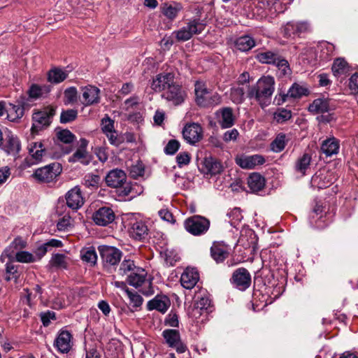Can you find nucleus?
Masks as SVG:
<instances>
[{"instance_id": "nucleus-1", "label": "nucleus", "mask_w": 358, "mask_h": 358, "mask_svg": "<svg viewBox=\"0 0 358 358\" xmlns=\"http://www.w3.org/2000/svg\"><path fill=\"white\" fill-rule=\"evenodd\" d=\"M275 90V80L271 76H263L258 80L256 85L248 88V97L255 99L264 108L270 104L271 96Z\"/></svg>"}, {"instance_id": "nucleus-2", "label": "nucleus", "mask_w": 358, "mask_h": 358, "mask_svg": "<svg viewBox=\"0 0 358 358\" xmlns=\"http://www.w3.org/2000/svg\"><path fill=\"white\" fill-rule=\"evenodd\" d=\"M147 271L139 267L134 270V272L129 273L127 277L128 283L136 288L141 287L140 292L145 296H150L154 294V289L152 286L150 279L147 278Z\"/></svg>"}, {"instance_id": "nucleus-3", "label": "nucleus", "mask_w": 358, "mask_h": 358, "mask_svg": "<svg viewBox=\"0 0 358 358\" xmlns=\"http://www.w3.org/2000/svg\"><path fill=\"white\" fill-rule=\"evenodd\" d=\"M210 224V220L201 215H193L187 218L184 222L185 230L194 236L206 234L209 229Z\"/></svg>"}, {"instance_id": "nucleus-4", "label": "nucleus", "mask_w": 358, "mask_h": 358, "mask_svg": "<svg viewBox=\"0 0 358 358\" xmlns=\"http://www.w3.org/2000/svg\"><path fill=\"white\" fill-rule=\"evenodd\" d=\"M206 24L198 19H194L178 31H174L178 41H185L189 40L194 34H201L205 29Z\"/></svg>"}, {"instance_id": "nucleus-5", "label": "nucleus", "mask_w": 358, "mask_h": 358, "mask_svg": "<svg viewBox=\"0 0 358 358\" xmlns=\"http://www.w3.org/2000/svg\"><path fill=\"white\" fill-rule=\"evenodd\" d=\"M62 172V166L59 163H52L36 169L34 177L38 181L50 182Z\"/></svg>"}, {"instance_id": "nucleus-6", "label": "nucleus", "mask_w": 358, "mask_h": 358, "mask_svg": "<svg viewBox=\"0 0 358 358\" xmlns=\"http://www.w3.org/2000/svg\"><path fill=\"white\" fill-rule=\"evenodd\" d=\"M55 114V110L46 108L43 110L35 112L32 115L33 125L32 132H38L50 123V117Z\"/></svg>"}, {"instance_id": "nucleus-7", "label": "nucleus", "mask_w": 358, "mask_h": 358, "mask_svg": "<svg viewBox=\"0 0 358 358\" xmlns=\"http://www.w3.org/2000/svg\"><path fill=\"white\" fill-rule=\"evenodd\" d=\"M283 35L287 38L300 36L310 31V26L307 21L288 22L283 27Z\"/></svg>"}, {"instance_id": "nucleus-8", "label": "nucleus", "mask_w": 358, "mask_h": 358, "mask_svg": "<svg viewBox=\"0 0 358 358\" xmlns=\"http://www.w3.org/2000/svg\"><path fill=\"white\" fill-rule=\"evenodd\" d=\"M162 336L166 343L172 348H174L177 352L183 353L187 348L182 341L180 333L176 329H165L162 332Z\"/></svg>"}, {"instance_id": "nucleus-9", "label": "nucleus", "mask_w": 358, "mask_h": 358, "mask_svg": "<svg viewBox=\"0 0 358 358\" xmlns=\"http://www.w3.org/2000/svg\"><path fill=\"white\" fill-rule=\"evenodd\" d=\"M99 251L105 265H116L122 256V252L113 246L101 245L99 247Z\"/></svg>"}, {"instance_id": "nucleus-10", "label": "nucleus", "mask_w": 358, "mask_h": 358, "mask_svg": "<svg viewBox=\"0 0 358 358\" xmlns=\"http://www.w3.org/2000/svg\"><path fill=\"white\" fill-rule=\"evenodd\" d=\"M182 133L184 139L190 145H194L203 138V129L198 123L187 124Z\"/></svg>"}, {"instance_id": "nucleus-11", "label": "nucleus", "mask_w": 358, "mask_h": 358, "mask_svg": "<svg viewBox=\"0 0 358 358\" xmlns=\"http://www.w3.org/2000/svg\"><path fill=\"white\" fill-rule=\"evenodd\" d=\"M54 347L61 353H68L73 345V336L67 330H61L55 341Z\"/></svg>"}, {"instance_id": "nucleus-12", "label": "nucleus", "mask_w": 358, "mask_h": 358, "mask_svg": "<svg viewBox=\"0 0 358 358\" xmlns=\"http://www.w3.org/2000/svg\"><path fill=\"white\" fill-rule=\"evenodd\" d=\"M236 163L242 169H252L258 165H262L265 162V159L260 155L237 156L235 159Z\"/></svg>"}, {"instance_id": "nucleus-13", "label": "nucleus", "mask_w": 358, "mask_h": 358, "mask_svg": "<svg viewBox=\"0 0 358 358\" xmlns=\"http://www.w3.org/2000/svg\"><path fill=\"white\" fill-rule=\"evenodd\" d=\"M231 282L240 289H245L251 283V275L245 268L236 269L232 275Z\"/></svg>"}, {"instance_id": "nucleus-14", "label": "nucleus", "mask_w": 358, "mask_h": 358, "mask_svg": "<svg viewBox=\"0 0 358 358\" xmlns=\"http://www.w3.org/2000/svg\"><path fill=\"white\" fill-rule=\"evenodd\" d=\"M185 96V94L181 87L175 85L174 83L162 94L163 98L171 101L175 106L181 104L184 101Z\"/></svg>"}, {"instance_id": "nucleus-15", "label": "nucleus", "mask_w": 358, "mask_h": 358, "mask_svg": "<svg viewBox=\"0 0 358 358\" xmlns=\"http://www.w3.org/2000/svg\"><path fill=\"white\" fill-rule=\"evenodd\" d=\"M92 218L97 225L106 226L114 221L115 214L111 208L102 207L93 214Z\"/></svg>"}, {"instance_id": "nucleus-16", "label": "nucleus", "mask_w": 358, "mask_h": 358, "mask_svg": "<svg viewBox=\"0 0 358 358\" xmlns=\"http://www.w3.org/2000/svg\"><path fill=\"white\" fill-rule=\"evenodd\" d=\"M210 306V301L207 296H201L195 300L194 306L189 309L188 314L194 319H198L203 313H207Z\"/></svg>"}, {"instance_id": "nucleus-17", "label": "nucleus", "mask_w": 358, "mask_h": 358, "mask_svg": "<svg viewBox=\"0 0 358 358\" xmlns=\"http://www.w3.org/2000/svg\"><path fill=\"white\" fill-rule=\"evenodd\" d=\"M199 280L198 271L195 268L187 267L181 275L180 283L184 288L191 289L194 287Z\"/></svg>"}, {"instance_id": "nucleus-18", "label": "nucleus", "mask_w": 358, "mask_h": 358, "mask_svg": "<svg viewBox=\"0 0 358 358\" xmlns=\"http://www.w3.org/2000/svg\"><path fill=\"white\" fill-rule=\"evenodd\" d=\"M195 101L199 106L208 107L207 99L210 95V91L203 81L198 80L194 84Z\"/></svg>"}, {"instance_id": "nucleus-19", "label": "nucleus", "mask_w": 358, "mask_h": 358, "mask_svg": "<svg viewBox=\"0 0 358 358\" xmlns=\"http://www.w3.org/2000/svg\"><path fill=\"white\" fill-rule=\"evenodd\" d=\"M130 236L136 240H143L148 235V228L142 220H134L130 223L129 229Z\"/></svg>"}, {"instance_id": "nucleus-20", "label": "nucleus", "mask_w": 358, "mask_h": 358, "mask_svg": "<svg viewBox=\"0 0 358 358\" xmlns=\"http://www.w3.org/2000/svg\"><path fill=\"white\" fill-rule=\"evenodd\" d=\"M126 179L124 171L117 169L110 171L105 178L107 185L113 188L122 186L126 182Z\"/></svg>"}, {"instance_id": "nucleus-21", "label": "nucleus", "mask_w": 358, "mask_h": 358, "mask_svg": "<svg viewBox=\"0 0 358 358\" xmlns=\"http://www.w3.org/2000/svg\"><path fill=\"white\" fill-rule=\"evenodd\" d=\"M66 200L67 206L73 210H77L84 204V199L78 187L72 188L66 193Z\"/></svg>"}, {"instance_id": "nucleus-22", "label": "nucleus", "mask_w": 358, "mask_h": 358, "mask_svg": "<svg viewBox=\"0 0 358 358\" xmlns=\"http://www.w3.org/2000/svg\"><path fill=\"white\" fill-rule=\"evenodd\" d=\"M173 83V76L172 74H159L152 80L151 87L155 92H165Z\"/></svg>"}, {"instance_id": "nucleus-23", "label": "nucleus", "mask_w": 358, "mask_h": 358, "mask_svg": "<svg viewBox=\"0 0 358 358\" xmlns=\"http://www.w3.org/2000/svg\"><path fill=\"white\" fill-rule=\"evenodd\" d=\"M3 150L8 155H15L20 150V143L15 135L11 131H7L6 133V138L4 141Z\"/></svg>"}, {"instance_id": "nucleus-24", "label": "nucleus", "mask_w": 358, "mask_h": 358, "mask_svg": "<svg viewBox=\"0 0 358 358\" xmlns=\"http://www.w3.org/2000/svg\"><path fill=\"white\" fill-rule=\"evenodd\" d=\"M83 98L84 99L83 103L86 106L92 105L99 101V88L94 86L89 85L83 87Z\"/></svg>"}, {"instance_id": "nucleus-25", "label": "nucleus", "mask_w": 358, "mask_h": 358, "mask_svg": "<svg viewBox=\"0 0 358 358\" xmlns=\"http://www.w3.org/2000/svg\"><path fill=\"white\" fill-rule=\"evenodd\" d=\"M218 122L222 128H229L234 124L233 110L229 107L220 109L217 112Z\"/></svg>"}, {"instance_id": "nucleus-26", "label": "nucleus", "mask_w": 358, "mask_h": 358, "mask_svg": "<svg viewBox=\"0 0 358 358\" xmlns=\"http://www.w3.org/2000/svg\"><path fill=\"white\" fill-rule=\"evenodd\" d=\"M148 310H157L165 313L170 306V300L166 296H156L148 303Z\"/></svg>"}, {"instance_id": "nucleus-27", "label": "nucleus", "mask_w": 358, "mask_h": 358, "mask_svg": "<svg viewBox=\"0 0 358 358\" xmlns=\"http://www.w3.org/2000/svg\"><path fill=\"white\" fill-rule=\"evenodd\" d=\"M332 72L338 78L346 77L352 71L348 63L343 58H337L332 65Z\"/></svg>"}, {"instance_id": "nucleus-28", "label": "nucleus", "mask_w": 358, "mask_h": 358, "mask_svg": "<svg viewBox=\"0 0 358 358\" xmlns=\"http://www.w3.org/2000/svg\"><path fill=\"white\" fill-rule=\"evenodd\" d=\"M203 169L207 174L216 175L222 171L223 166L217 159L210 157L203 159Z\"/></svg>"}, {"instance_id": "nucleus-29", "label": "nucleus", "mask_w": 358, "mask_h": 358, "mask_svg": "<svg viewBox=\"0 0 358 358\" xmlns=\"http://www.w3.org/2000/svg\"><path fill=\"white\" fill-rule=\"evenodd\" d=\"M340 142L335 137L324 140L321 145V150L327 157H331L338 152Z\"/></svg>"}, {"instance_id": "nucleus-30", "label": "nucleus", "mask_w": 358, "mask_h": 358, "mask_svg": "<svg viewBox=\"0 0 358 358\" xmlns=\"http://www.w3.org/2000/svg\"><path fill=\"white\" fill-rule=\"evenodd\" d=\"M308 94V90L299 84L294 83L289 88L287 93H280L279 96L282 99V102L286 101L288 97L293 99H299L303 95Z\"/></svg>"}, {"instance_id": "nucleus-31", "label": "nucleus", "mask_w": 358, "mask_h": 358, "mask_svg": "<svg viewBox=\"0 0 358 358\" xmlns=\"http://www.w3.org/2000/svg\"><path fill=\"white\" fill-rule=\"evenodd\" d=\"M210 254L217 262H222L228 257L229 253L226 245L214 243L210 248Z\"/></svg>"}, {"instance_id": "nucleus-32", "label": "nucleus", "mask_w": 358, "mask_h": 358, "mask_svg": "<svg viewBox=\"0 0 358 358\" xmlns=\"http://www.w3.org/2000/svg\"><path fill=\"white\" fill-rule=\"evenodd\" d=\"M308 110L314 114L329 112L330 110L329 101L325 99H317L309 106Z\"/></svg>"}, {"instance_id": "nucleus-33", "label": "nucleus", "mask_w": 358, "mask_h": 358, "mask_svg": "<svg viewBox=\"0 0 358 358\" xmlns=\"http://www.w3.org/2000/svg\"><path fill=\"white\" fill-rule=\"evenodd\" d=\"M248 185L252 192H259L262 189L265 185L264 178L259 173H253L248 179Z\"/></svg>"}, {"instance_id": "nucleus-34", "label": "nucleus", "mask_w": 358, "mask_h": 358, "mask_svg": "<svg viewBox=\"0 0 358 358\" xmlns=\"http://www.w3.org/2000/svg\"><path fill=\"white\" fill-rule=\"evenodd\" d=\"M324 213L323 207L316 204L310 214V222L315 224L317 228H323L326 226L324 221L322 220L324 217Z\"/></svg>"}, {"instance_id": "nucleus-35", "label": "nucleus", "mask_w": 358, "mask_h": 358, "mask_svg": "<svg viewBox=\"0 0 358 358\" xmlns=\"http://www.w3.org/2000/svg\"><path fill=\"white\" fill-rule=\"evenodd\" d=\"M255 45V41L248 35L242 36L235 41L236 48L243 52L251 50Z\"/></svg>"}, {"instance_id": "nucleus-36", "label": "nucleus", "mask_w": 358, "mask_h": 358, "mask_svg": "<svg viewBox=\"0 0 358 358\" xmlns=\"http://www.w3.org/2000/svg\"><path fill=\"white\" fill-rule=\"evenodd\" d=\"M48 80L49 82L57 84L64 81L68 76V73L60 68H53L48 72Z\"/></svg>"}, {"instance_id": "nucleus-37", "label": "nucleus", "mask_w": 358, "mask_h": 358, "mask_svg": "<svg viewBox=\"0 0 358 358\" xmlns=\"http://www.w3.org/2000/svg\"><path fill=\"white\" fill-rule=\"evenodd\" d=\"M50 91V87L49 86H40L36 84H32L30 86L27 94L31 99H36L43 96L44 94H47Z\"/></svg>"}, {"instance_id": "nucleus-38", "label": "nucleus", "mask_w": 358, "mask_h": 358, "mask_svg": "<svg viewBox=\"0 0 358 358\" xmlns=\"http://www.w3.org/2000/svg\"><path fill=\"white\" fill-rule=\"evenodd\" d=\"M7 118L11 122L20 119L24 115V108L20 105H14L10 103L8 107L6 108Z\"/></svg>"}, {"instance_id": "nucleus-39", "label": "nucleus", "mask_w": 358, "mask_h": 358, "mask_svg": "<svg viewBox=\"0 0 358 358\" xmlns=\"http://www.w3.org/2000/svg\"><path fill=\"white\" fill-rule=\"evenodd\" d=\"M280 57L278 53L266 51L257 54L256 57L261 63L275 64Z\"/></svg>"}, {"instance_id": "nucleus-40", "label": "nucleus", "mask_w": 358, "mask_h": 358, "mask_svg": "<svg viewBox=\"0 0 358 358\" xmlns=\"http://www.w3.org/2000/svg\"><path fill=\"white\" fill-rule=\"evenodd\" d=\"M29 151L32 158L36 162H39L42 159L43 155L45 152V148H43V145L41 142H34L29 145Z\"/></svg>"}, {"instance_id": "nucleus-41", "label": "nucleus", "mask_w": 358, "mask_h": 358, "mask_svg": "<svg viewBox=\"0 0 358 358\" xmlns=\"http://www.w3.org/2000/svg\"><path fill=\"white\" fill-rule=\"evenodd\" d=\"M80 255L83 261L93 265L96 264L97 260V255L96 250L94 247L90 246L88 248H83L80 251Z\"/></svg>"}, {"instance_id": "nucleus-42", "label": "nucleus", "mask_w": 358, "mask_h": 358, "mask_svg": "<svg viewBox=\"0 0 358 358\" xmlns=\"http://www.w3.org/2000/svg\"><path fill=\"white\" fill-rule=\"evenodd\" d=\"M138 268V267L135 266L133 260L129 259H125L122 261L120 266L118 273L122 276H128L129 273L134 272V270H136V268Z\"/></svg>"}, {"instance_id": "nucleus-43", "label": "nucleus", "mask_w": 358, "mask_h": 358, "mask_svg": "<svg viewBox=\"0 0 358 358\" xmlns=\"http://www.w3.org/2000/svg\"><path fill=\"white\" fill-rule=\"evenodd\" d=\"M27 243L25 239H23L20 236L16 237L8 247V250H11L10 254L8 255L9 257H12L15 252L21 251L22 249L27 247Z\"/></svg>"}, {"instance_id": "nucleus-44", "label": "nucleus", "mask_w": 358, "mask_h": 358, "mask_svg": "<svg viewBox=\"0 0 358 358\" xmlns=\"http://www.w3.org/2000/svg\"><path fill=\"white\" fill-rule=\"evenodd\" d=\"M311 157L308 154H303L296 162L295 169L297 171L304 174L306 170L309 167Z\"/></svg>"}, {"instance_id": "nucleus-45", "label": "nucleus", "mask_w": 358, "mask_h": 358, "mask_svg": "<svg viewBox=\"0 0 358 358\" xmlns=\"http://www.w3.org/2000/svg\"><path fill=\"white\" fill-rule=\"evenodd\" d=\"M285 145V135L279 134L271 143V149L275 152H280L284 150Z\"/></svg>"}, {"instance_id": "nucleus-46", "label": "nucleus", "mask_w": 358, "mask_h": 358, "mask_svg": "<svg viewBox=\"0 0 358 358\" xmlns=\"http://www.w3.org/2000/svg\"><path fill=\"white\" fill-rule=\"evenodd\" d=\"M244 90L242 87H232L230 92L231 100L236 104L242 103L244 100Z\"/></svg>"}, {"instance_id": "nucleus-47", "label": "nucleus", "mask_w": 358, "mask_h": 358, "mask_svg": "<svg viewBox=\"0 0 358 358\" xmlns=\"http://www.w3.org/2000/svg\"><path fill=\"white\" fill-rule=\"evenodd\" d=\"M164 257L166 263L169 266H173L180 259L178 252L173 249H166Z\"/></svg>"}, {"instance_id": "nucleus-48", "label": "nucleus", "mask_w": 358, "mask_h": 358, "mask_svg": "<svg viewBox=\"0 0 358 358\" xmlns=\"http://www.w3.org/2000/svg\"><path fill=\"white\" fill-rule=\"evenodd\" d=\"M17 262L21 263H31L36 261L35 257L27 251H19L15 254Z\"/></svg>"}, {"instance_id": "nucleus-49", "label": "nucleus", "mask_w": 358, "mask_h": 358, "mask_svg": "<svg viewBox=\"0 0 358 358\" xmlns=\"http://www.w3.org/2000/svg\"><path fill=\"white\" fill-rule=\"evenodd\" d=\"M87 152L83 148H79L70 158V162L80 161L83 164H87L89 161L87 159Z\"/></svg>"}, {"instance_id": "nucleus-50", "label": "nucleus", "mask_w": 358, "mask_h": 358, "mask_svg": "<svg viewBox=\"0 0 358 358\" xmlns=\"http://www.w3.org/2000/svg\"><path fill=\"white\" fill-rule=\"evenodd\" d=\"M327 178V176L324 175V173H320V174H315L313 177L312 178V183L317 186L318 188H324L327 186H329L331 181L327 180V182L324 181V180Z\"/></svg>"}, {"instance_id": "nucleus-51", "label": "nucleus", "mask_w": 358, "mask_h": 358, "mask_svg": "<svg viewBox=\"0 0 358 358\" xmlns=\"http://www.w3.org/2000/svg\"><path fill=\"white\" fill-rule=\"evenodd\" d=\"M78 112L74 109H68L63 110L60 115L61 123L66 124L75 120L77 117Z\"/></svg>"}, {"instance_id": "nucleus-52", "label": "nucleus", "mask_w": 358, "mask_h": 358, "mask_svg": "<svg viewBox=\"0 0 358 358\" xmlns=\"http://www.w3.org/2000/svg\"><path fill=\"white\" fill-rule=\"evenodd\" d=\"M230 218V224L234 227H237L241 221L243 219V215L241 214V210L238 208H235L231 210L228 214Z\"/></svg>"}, {"instance_id": "nucleus-53", "label": "nucleus", "mask_w": 358, "mask_h": 358, "mask_svg": "<svg viewBox=\"0 0 358 358\" xmlns=\"http://www.w3.org/2000/svg\"><path fill=\"white\" fill-rule=\"evenodd\" d=\"M6 271L7 274L6 280L7 281L14 280L15 282H17L20 276V273L17 271V266L11 263H7Z\"/></svg>"}, {"instance_id": "nucleus-54", "label": "nucleus", "mask_w": 358, "mask_h": 358, "mask_svg": "<svg viewBox=\"0 0 358 358\" xmlns=\"http://www.w3.org/2000/svg\"><path fill=\"white\" fill-rule=\"evenodd\" d=\"M73 220L69 215H64L57 222V227L59 231L69 230L73 226Z\"/></svg>"}, {"instance_id": "nucleus-55", "label": "nucleus", "mask_w": 358, "mask_h": 358, "mask_svg": "<svg viewBox=\"0 0 358 358\" xmlns=\"http://www.w3.org/2000/svg\"><path fill=\"white\" fill-rule=\"evenodd\" d=\"M50 263L52 266L66 268L67 266L66 256L63 254H55L52 256Z\"/></svg>"}, {"instance_id": "nucleus-56", "label": "nucleus", "mask_w": 358, "mask_h": 358, "mask_svg": "<svg viewBox=\"0 0 358 358\" xmlns=\"http://www.w3.org/2000/svg\"><path fill=\"white\" fill-rule=\"evenodd\" d=\"M126 293L129 299L130 304L134 308L140 307L143 303V298L136 292H132L129 289H126Z\"/></svg>"}, {"instance_id": "nucleus-57", "label": "nucleus", "mask_w": 358, "mask_h": 358, "mask_svg": "<svg viewBox=\"0 0 358 358\" xmlns=\"http://www.w3.org/2000/svg\"><path fill=\"white\" fill-rule=\"evenodd\" d=\"M292 117V113L287 109H280L274 113V119L278 123H282Z\"/></svg>"}, {"instance_id": "nucleus-58", "label": "nucleus", "mask_w": 358, "mask_h": 358, "mask_svg": "<svg viewBox=\"0 0 358 358\" xmlns=\"http://www.w3.org/2000/svg\"><path fill=\"white\" fill-rule=\"evenodd\" d=\"M57 136L60 141L64 143H70L75 139L74 134L68 129H63L58 131Z\"/></svg>"}, {"instance_id": "nucleus-59", "label": "nucleus", "mask_w": 358, "mask_h": 358, "mask_svg": "<svg viewBox=\"0 0 358 358\" xmlns=\"http://www.w3.org/2000/svg\"><path fill=\"white\" fill-rule=\"evenodd\" d=\"M275 65L278 69L280 76H285L289 74L290 69L288 64V62L286 59L280 57Z\"/></svg>"}, {"instance_id": "nucleus-60", "label": "nucleus", "mask_w": 358, "mask_h": 358, "mask_svg": "<svg viewBox=\"0 0 358 358\" xmlns=\"http://www.w3.org/2000/svg\"><path fill=\"white\" fill-rule=\"evenodd\" d=\"M179 10V7L173 6L171 5H165L163 8L162 12L168 18L173 19L177 16Z\"/></svg>"}, {"instance_id": "nucleus-61", "label": "nucleus", "mask_w": 358, "mask_h": 358, "mask_svg": "<svg viewBox=\"0 0 358 358\" xmlns=\"http://www.w3.org/2000/svg\"><path fill=\"white\" fill-rule=\"evenodd\" d=\"M180 148V143L174 139H172L168 142L166 147L164 148V152L166 155H174Z\"/></svg>"}, {"instance_id": "nucleus-62", "label": "nucleus", "mask_w": 358, "mask_h": 358, "mask_svg": "<svg viewBox=\"0 0 358 358\" xmlns=\"http://www.w3.org/2000/svg\"><path fill=\"white\" fill-rule=\"evenodd\" d=\"M100 181V178L99 176L95 174H87L85 177V185L86 187H97L98 184Z\"/></svg>"}, {"instance_id": "nucleus-63", "label": "nucleus", "mask_w": 358, "mask_h": 358, "mask_svg": "<svg viewBox=\"0 0 358 358\" xmlns=\"http://www.w3.org/2000/svg\"><path fill=\"white\" fill-rule=\"evenodd\" d=\"M77 90L75 87H71L64 91L65 103H70L76 100Z\"/></svg>"}, {"instance_id": "nucleus-64", "label": "nucleus", "mask_w": 358, "mask_h": 358, "mask_svg": "<svg viewBox=\"0 0 358 358\" xmlns=\"http://www.w3.org/2000/svg\"><path fill=\"white\" fill-rule=\"evenodd\" d=\"M144 173V168L142 164L137 163L135 165H132L130 168V175L132 178H136L139 176H143Z\"/></svg>"}]
</instances>
